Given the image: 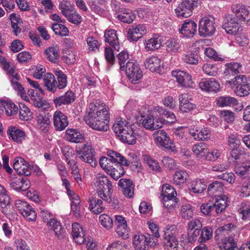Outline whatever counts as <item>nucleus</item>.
Returning a JSON list of instances; mask_svg holds the SVG:
<instances>
[{
  "instance_id": "52",
  "label": "nucleus",
  "mask_w": 250,
  "mask_h": 250,
  "mask_svg": "<svg viewBox=\"0 0 250 250\" xmlns=\"http://www.w3.org/2000/svg\"><path fill=\"white\" fill-rule=\"evenodd\" d=\"M17 80H18L13 78L10 80L13 88L17 92L18 94L23 100L25 101H29V99L26 94L24 88L18 82H17Z\"/></svg>"
},
{
  "instance_id": "23",
  "label": "nucleus",
  "mask_w": 250,
  "mask_h": 250,
  "mask_svg": "<svg viewBox=\"0 0 250 250\" xmlns=\"http://www.w3.org/2000/svg\"><path fill=\"white\" fill-rule=\"evenodd\" d=\"M9 138L17 143H21L25 139V132L19 127L16 126H10L7 130Z\"/></svg>"
},
{
  "instance_id": "8",
  "label": "nucleus",
  "mask_w": 250,
  "mask_h": 250,
  "mask_svg": "<svg viewBox=\"0 0 250 250\" xmlns=\"http://www.w3.org/2000/svg\"><path fill=\"white\" fill-rule=\"evenodd\" d=\"M155 143L158 146H163L172 152L177 151L176 146L164 130H160L153 134Z\"/></svg>"
},
{
  "instance_id": "35",
  "label": "nucleus",
  "mask_w": 250,
  "mask_h": 250,
  "mask_svg": "<svg viewBox=\"0 0 250 250\" xmlns=\"http://www.w3.org/2000/svg\"><path fill=\"white\" fill-rule=\"evenodd\" d=\"M45 58L52 62H56L59 58V46L57 44H53L47 47L44 51Z\"/></svg>"
},
{
  "instance_id": "1",
  "label": "nucleus",
  "mask_w": 250,
  "mask_h": 250,
  "mask_svg": "<svg viewBox=\"0 0 250 250\" xmlns=\"http://www.w3.org/2000/svg\"><path fill=\"white\" fill-rule=\"evenodd\" d=\"M86 123L93 129L106 131L109 129V116L104 104L90 103Z\"/></svg>"
},
{
  "instance_id": "53",
  "label": "nucleus",
  "mask_w": 250,
  "mask_h": 250,
  "mask_svg": "<svg viewBox=\"0 0 250 250\" xmlns=\"http://www.w3.org/2000/svg\"><path fill=\"white\" fill-rule=\"evenodd\" d=\"M221 250H229L232 248H237V244L233 238L229 237L223 239L219 244Z\"/></svg>"
},
{
  "instance_id": "3",
  "label": "nucleus",
  "mask_w": 250,
  "mask_h": 250,
  "mask_svg": "<svg viewBox=\"0 0 250 250\" xmlns=\"http://www.w3.org/2000/svg\"><path fill=\"white\" fill-rule=\"evenodd\" d=\"M95 185L98 196L104 201L110 202L113 187L108 177L103 173H98Z\"/></svg>"
},
{
  "instance_id": "20",
  "label": "nucleus",
  "mask_w": 250,
  "mask_h": 250,
  "mask_svg": "<svg viewBox=\"0 0 250 250\" xmlns=\"http://www.w3.org/2000/svg\"><path fill=\"white\" fill-rule=\"evenodd\" d=\"M202 227V224L198 219H193L188 223L187 232L190 241L196 239L200 234Z\"/></svg>"
},
{
  "instance_id": "17",
  "label": "nucleus",
  "mask_w": 250,
  "mask_h": 250,
  "mask_svg": "<svg viewBox=\"0 0 250 250\" xmlns=\"http://www.w3.org/2000/svg\"><path fill=\"white\" fill-rule=\"evenodd\" d=\"M231 10L238 20L247 22L250 21V11L246 6L240 4H232Z\"/></svg>"
},
{
  "instance_id": "49",
  "label": "nucleus",
  "mask_w": 250,
  "mask_h": 250,
  "mask_svg": "<svg viewBox=\"0 0 250 250\" xmlns=\"http://www.w3.org/2000/svg\"><path fill=\"white\" fill-rule=\"evenodd\" d=\"M120 163L114 164V166L110 169V171L107 173L113 179L117 180L125 174V170L123 167Z\"/></svg>"
},
{
  "instance_id": "16",
  "label": "nucleus",
  "mask_w": 250,
  "mask_h": 250,
  "mask_svg": "<svg viewBox=\"0 0 250 250\" xmlns=\"http://www.w3.org/2000/svg\"><path fill=\"white\" fill-rule=\"evenodd\" d=\"M201 91L207 92H216L220 87L219 82L215 78H203L198 83Z\"/></svg>"
},
{
  "instance_id": "61",
  "label": "nucleus",
  "mask_w": 250,
  "mask_h": 250,
  "mask_svg": "<svg viewBox=\"0 0 250 250\" xmlns=\"http://www.w3.org/2000/svg\"><path fill=\"white\" fill-rule=\"evenodd\" d=\"M10 204V198L5 188L0 185V205L2 208L7 207Z\"/></svg>"
},
{
  "instance_id": "60",
  "label": "nucleus",
  "mask_w": 250,
  "mask_h": 250,
  "mask_svg": "<svg viewBox=\"0 0 250 250\" xmlns=\"http://www.w3.org/2000/svg\"><path fill=\"white\" fill-rule=\"evenodd\" d=\"M2 68L6 72L7 74L13 79H19V76L16 71L15 66L4 61L1 63Z\"/></svg>"
},
{
  "instance_id": "22",
  "label": "nucleus",
  "mask_w": 250,
  "mask_h": 250,
  "mask_svg": "<svg viewBox=\"0 0 250 250\" xmlns=\"http://www.w3.org/2000/svg\"><path fill=\"white\" fill-rule=\"evenodd\" d=\"M53 125L56 130H64L68 125L67 117L61 111L56 110L53 115Z\"/></svg>"
},
{
  "instance_id": "4",
  "label": "nucleus",
  "mask_w": 250,
  "mask_h": 250,
  "mask_svg": "<svg viewBox=\"0 0 250 250\" xmlns=\"http://www.w3.org/2000/svg\"><path fill=\"white\" fill-rule=\"evenodd\" d=\"M107 155L110 158L102 156L99 160V165L102 169L107 174L114 164L120 163L123 165L128 166L130 164L129 161L126 160L120 153L109 150L107 151Z\"/></svg>"
},
{
  "instance_id": "10",
  "label": "nucleus",
  "mask_w": 250,
  "mask_h": 250,
  "mask_svg": "<svg viewBox=\"0 0 250 250\" xmlns=\"http://www.w3.org/2000/svg\"><path fill=\"white\" fill-rule=\"evenodd\" d=\"M94 150L89 145H84L82 147L76 148V152L79 155L80 159L95 167L97 165V162L94 157Z\"/></svg>"
},
{
  "instance_id": "29",
  "label": "nucleus",
  "mask_w": 250,
  "mask_h": 250,
  "mask_svg": "<svg viewBox=\"0 0 250 250\" xmlns=\"http://www.w3.org/2000/svg\"><path fill=\"white\" fill-rule=\"evenodd\" d=\"M189 178V175L187 170L179 169L173 175V183L175 185L182 188L187 182Z\"/></svg>"
},
{
  "instance_id": "40",
  "label": "nucleus",
  "mask_w": 250,
  "mask_h": 250,
  "mask_svg": "<svg viewBox=\"0 0 250 250\" xmlns=\"http://www.w3.org/2000/svg\"><path fill=\"white\" fill-rule=\"evenodd\" d=\"M192 10L187 5H186L182 1L175 9L176 15L180 18H188L192 14Z\"/></svg>"
},
{
  "instance_id": "45",
  "label": "nucleus",
  "mask_w": 250,
  "mask_h": 250,
  "mask_svg": "<svg viewBox=\"0 0 250 250\" xmlns=\"http://www.w3.org/2000/svg\"><path fill=\"white\" fill-rule=\"evenodd\" d=\"M48 226L53 230L55 235L58 237H62L63 235V229L60 221L55 218H50L48 222Z\"/></svg>"
},
{
  "instance_id": "41",
  "label": "nucleus",
  "mask_w": 250,
  "mask_h": 250,
  "mask_svg": "<svg viewBox=\"0 0 250 250\" xmlns=\"http://www.w3.org/2000/svg\"><path fill=\"white\" fill-rule=\"evenodd\" d=\"M228 198L225 195H217L215 196V203L213 205L214 208L217 213L223 211L227 206Z\"/></svg>"
},
{
  "instance_id": "18",
  "label": "nucleus",
  "mask_w": 250,
  "mask_h": 250,
  "mask_svg": "<svg viewBox=\"0 0 250 250\" xmlns=\"http://www.w3.org/2000/svg\"><path fill=\"white\" fill-rule=\"evenodd\" d=\"M179 109L183 112H189L196 108V104L190 102L191 95L188 93L180 94L178 97Z\"/></svg>"
},
{
  "instance_id": "62",
  "label": "nucleus",
  "mask_w": 250,
  "mask_h": 250,
  "mask_svg": "<svg viewBox=\"0 0 250 250\" xmlns=\"http://www.w3.org/2000/svg\"><path fill=\"white\" fill-rule=\"evenodd\" d=\"M161 196L163 197H176L177 192L172 186L168 184H165L163 185L162 188Z\"/></svg>"
},
{
  "instance_id": "27",
  "label": "nucleus",
  "mask_w": 250,
  "mask_h": 250,
  "mask_svg": "<svg viewBox=\"0 0 250 250\" xmlns=\"http://www.w3.org/2000/svg\"><path fill=\"white\" fill-rule=\"evenodd\" d=\"M75 100V94L71 91H67L65 94L53 100L56 107L71 104Z\"/></svg>"
},
{
  "instance_id": "42",
  "label": "nucleus",
  "mask_w": 250,
  "mask_h": 250,
  "mask_svg": "<svg viewBox=\"0 0 250 250\" xmlns=\"http://www.w3.org/2000/svg\"><path fill=\"white\" fill-rule=\"evenodd\" d=\"M117 18L120 21L127 23H130L135 19V14L129 9H123L117 14Z\"/></svg>"
},
{
  "instance_id": "44",
  "label": "nucleus",
  "mask_w": 250,
  "mask_h": 250,
  "mask_svg": "<svg viewBox=\"0 0 250 250\" xmlns=\"http://www.w3.org/2000/svg\"><path fill=\"white\" fill-rule=\"evenodd\" d=\"M89 208L93 213L99 214L104 211L105 208L103 206V202L101 199H93L89 201Z\"/></svg>"
},
{
  "instance_id": "33",
  "label": "nucleus",
  "mask_w": 250,
  "mask_h": 250,
  "mask_svg": "<svg viewBox=\"0 0 250 250\" xmlns=\"http://www.w3.org/2000/svg\"><path fill=\"white\" fill-rule=\"evenodd\" d=\"M72 235L75 242L82 244L85 240L84 238L85 232L82 226L78 223H74L72 225Z\"/></svg>"
},
{
  "instance_id": "55",
  "label": "nucleus",
  "mask_w": 250,
  "mask_h": 250,
  "mask_svg": "<svg viewBox=\"0 0 250 250\" xmlns=\"http://www.w3.org/2000/svg\"><path fill=\"white\" fill-rule=\"evenodd\" d=\"M143 161L147 166L155 172H160L161 167L158 162L154 160L151 157L148 155H143Z\"/></svg>"
},
{
  "instance_id": "46",
  "label": "nucleus",
  "mask_w": 250,
  "mask_h": 250,
  "mask_svg": "<svg viewBox=\"0 0 250 250\" xmlns=\"http://www.w3.org/2000/svg\"><path fill=\"white\" fill-rule=\"evenodd\" d=\"M43 81L44 86L47 90L53 93L56 91L57 88L56 85V81L53 74L49 73L46 74L44 75Z\"/></svg>"
},
{
  "instance_id": "43",
  "label": "nucleus",
  "mask_w": 250,
  "mask_h": 250,
  "mask_svg": "<svg viewBox=\"0 0 250 250\" xmlns=\"http://www.w3.org/2000/svg\"><path fill=\"white\" fill-rule=\"evenodd\" d=\"M43 94V92L42 93L38 90L33 89H30L28 91V94L33 101V104L38 107H42L43 106L42 101V95Z\"/></svg>"
},
{
  "instance_id": "12",
  "label": "nucleus",
  "mask_w": 250,
  "mask_h": 250,
  "mask_svg": "<svg viewBox=\"0 0 250 250\" xmlns=\"http://www.w3.org/2000/svg\"><path fill=\"white\" fill-rule=\"evenodd\" d=\"M15 206L20 213L28 221H35L37 218L35 210L26 201L17 200L15 202Z\"/></svg>"
},
{
  "instance_id": "38",
  "label": "nucleus",
  "mask_w": 250,
  "mask_h": 250,
  "mask_svg": "<svg viewBox=\"0 0 250 250\" xmlns=\"http://www.w3.org/2000/svg\"><path fill=\"white\" fill-rule=\"evenodd\" d=\"M238 100L230 96H221L216 99V104L219 107L232 106L238 105Z\"/></svg>"
},
{
  "instance_id": "48",
  "label": "nucleus",
  "mask_w": 250,
  "mask_h": 250,
  "mask_svg": "<svg viewBox=\"0 0 250 250\" xmlns=\"http://www.w3.org/2000/svg\"><path fill=\"white\" fill-rule=\"evenodd\" d=\"M62 14L66 18L74 9V5L67 0H62L59 5Z\"/></svg>"
},
{
  "instance_id": "36",
  "label": "nucleus",
  "mask_w": 250,
  "mask_h": 250,
  "mask_svg": "<svg viewBox=\"0 0 250 250\" xmlns=\"http://www.w3.org/2000/svg\"><path fill=\"white\" fill-rule=\"evenodd\" d=\"M65 139L72 143H80L84 140V137L83 134L81 133L78 130L68 128L65 131Z\"/></svg>"
},
{
  "instance_id": "57",
  "label": "nucleus",
  "mask_w": 250,
  "mask_h": 250,
  "mask_svg": "<svg viewBox=\"0 0 250 250\" xmlns=\"http://www.w3.org/2000/svg\"><path fill=\"white\" fill-rule=\"evenodd\" d=\"M1 105L4 107L5 113L8 116L14 115L18 112V107L11 102L3 101L1 102Z\"/></svg>"
},
{
  "instance_id": "51",
  "label": "nucleus",
  "mask_w": 250,
  "mask_h": 250,
  "mask_svg": "<svg viewBox=\"0 0 250 250\" xmlns=\"http://www.w3.org/2000/svg\"><path fill=\"white\" fill-rule=\"evenodd\" d=\"M235 170L238 175L241 176L249 175L250 174V161L237 164L235 167Z\"/></svg>"
},
{
  "instance_id": "9",
  "label": "nucleus",
  "mask_w": 250,
  "mask_h": 250,
  "mask_svg": "<svg viewBox=\"0 0 250 250\" xmlns=\"http://www.w3.org/2000/svg\"><path fill=\"white\" fill-rule=\"evenodd\" d=\"M171 74L172 77L176 79L179 87L191 88L193 86L192 76L188 72L177 69L172 70Z\"/></svg>"
},
{
  "instance_id": "5",
  "label": "nucleus",
  "mask_w": 250,
  "mask_h": 250,
  "mask_svg": "<svg viewBox=\"0 0 250 250\" xmlns=\"http://www.w3.org/2000/svg\"><path fill=\"white\" fill-rule=\"evenodd\" d=\"M226 85L229 88L234 89V93L239 97L246 96L250 93L247 78L243 75H238L231 80L227 81Z\"/></svg>"
},
{
  "instance_id": "64",
  "label": "nucleus",
  "mask_w": 250,
  "mask_h": 250,
  "mask_svg": "<svg viewBox=\"0 0 250 250\" xmlns=\"http://www.w3.org/2000/svg\"><path fill=\"white\" fill-rule=\"evenodd\" d=\"M106 250H129V249L125 242L116 241L110 244Z\"/></svg>"
},
{
  "instance_id": "31",
  "label": "nucleus",
  "mask_w": 250,
  "mask_h": 250,
  "mask_svg": "<svg viewBox=\"0 0 250 250\" xmlns=\"http://www.w3.org/2000/svg\"><path fill=\"white\" fill-rule=\"evenodd\" d=\"M10 186L16 191H26L30 188L31 184L26 178H16L10 183Z\"/></svg>"
},
{
  "instance_id": "7",
  "label": "nucleus",
  "mask_w": 250,
  "mask_h": 250,
  "mask_svg": "<svg viewBox=\"0 0 250 250\" xmlns=\"http://www.w3.org/2000/svg\"><path fill=\"white\" fill-rule=\"evenodd\" d=\"M199 34L203 37H210L216 31L215 19L213 17H204L199 21Z\"/></svg>"
},
{
  "instance_id": "32",
  "label": "nucleus",
  "mask_w": 250,
  "mask_h": 250,
  "mask_svg": "<svg viewBox=\"0 0 250 250\" xmlns=\"http://www.w3.org/2000/svg\"><path fill=\"white\" fill-rule=\"evenodd\" d=\"M165 45L167 52L171 55H175L179 52L181 48L180 41L175 38L167 40L165 42Z\"/></svg>"
},
{
  "instance_id": "56",
  "label": "nucleus",
  "mask_w": 250,
  "mask_h": 250,
  "mask_svg": "<svg viewBox=\"0 0 250 250\" xmlns=\"http://www.w3.org/2000/svg\"><path fill=\"white\" fill-rule=\"evenodd\" d=\"M67 164L69 166V167L71 170V173L74 177L75 181L78 184L80 185H82V178L81 175L80 174L79 169L78 166L76 164L74 161H69L67 162Z\"/></svg>"
},
{
  "instance_id": "58",
  "label": "nucleus",
  "mask_w": 250,
  "mask_h": 250,
  "mask_svg": "<svg viewBox=\"0 0 250 250\" xmlns=\"http://www.w3.org/2000/svg\"><path fill=\"white\" fill-rule=\"evenodd\" d=\"M38 126L43 131H47L49 129L50 121L48 117L39 115L37 118Z\"/></svg>"
},
{
  "instance_id": "11",
  "label": "nucleus",
  "mask_w": 250,
  "mask_h": 250,
  "mask_svg": "<svg viewBox=\"0 0 250 250\" xmlns=\"http://www.w3.org/2000/svg\"><path fill=\"white\" fill-rule=\"evenodd\" d=\"M126 75L132 83H137L142 77V71L139 65L134 61H128L125 69Z\"/></svg>"
},
{
  "instance_id": "37",
  "label": "nucleus",
  "mask_w": 250,
  "mask_h": 250,
  "mask_svg": "<svg viewBox=\"0 0 250 250\" xmlns=\"http://www.w3.org/2000/svg\"><path fill=\"white\" fill-rule=\"evenodd\" d=\"M118 185L122 188L124 195L128 198H131L134 195V185L129 179H121Z\"/></svg>"
},
{
  "instance_id": "25",
  "label": "nucleus",
  "mask_w": 250,
  "mask_h": 250,
  "mask_svg": "<svg viewBox=\"0 0 250 250\" xmlns=\"http://www.w3.org/2000/svg\"><path fill=\"white\" fill-rule=\"evenodd\" d=\"M189 191L196 194L202 193L207 188V185L204 179L196 178L191 180L188 185Z\"/></svg>"
},
{
  "instance_id": "6",
  "label": "nucleus",
  "mask_w": 250,
  "mask_h": 250,
  "mask_svg": "<svg viewBox=\"0 0 250 250\" xmlns=\"http://www.w3.org/2000/svg\"><path fill=\"white\" fill-rule=\"evenodd\" d=\"M177 226L174 225L167 226L164 230V246L165 250H178L179 242L176 237Z\"/></svg>"
},
{
  "instance_id": "15",
  "label": "nucleus",
  "mask_w": 250,
  "mask_h": 250,
  "mask_svg": "<svg viewBox=\"0 0 250 250\" xmlns=\"http://www.w3.org/2000/svg\"><path fill=\"white\" fill-rule=\"evenodd\" d=\"M115 224L117 234L124 239H127L129 236L130 229L127 226L126 220L122 215H115Z\"/></svg>"
},
{
  "instance_id": "14",
  "label": "nucleus",
  "mask_w": 250,
  "mask_h": 250,
  "mask_svg": "<svg viewBox=\"0 0 250 250\" xmlns=\"http://www.w3.org/2000/svg\"><path fill=\"white\" fill-rule=\"evenodd\" d=\"M148 26L139 24L131 26L127 31V39L130 42H137L148 32Z\"/></svg>"
},
{
  "instance_id": "24",
  "label": "nucleus",
  "mask_w": 250,
  "mask_h": 250,
  "mask_svg": "<svg viewBox=\"0 0 250 250\" xmlns=\"http://www.w3.org/2000/svg\"><path fill=\"white\" fill-rule=\"evenodd\" d=\"M197 24L192 21L186 20L181 28L180 32L187 38L193 37L196 32Z\"/></svg>"
},
{
  "instance_id": "2",
  "label": "nucleus",
  "mask_w": 250,
  "mask_h": 250,
  "mask_svg": "<svg viewBox=\"0 0 250 250\" xmlns=\"http://www.w3.org/2000/svg\"><path fill=\"white\" fill-rule=\"evenodd\" d=\"M119 140L129 145H134L136 142L137 134L135 132L133 125L122 118L117 119L112 127Z\"/></svg>"
},
{
  "instance_id": "39",
  "label": "nucleus",
  "mask_w": 250,
  "mask_h": 250,
  "mask_svg": "<svg viewBox=\"0 0 250 250\" xmlns=\"http://www.w3.org/2000/svg\"><path fill=\"white\" fill-rule=\"evenodd\" d=\"M208 150L207 145L203 143H198L192 147L193 152L198 159L205 160Z\"/></svg>"
},
{
  "instance_id": "30",
  "label": "nucleus",
  "mask_w": 250,
  "mask_h": 250,
  "mask_svg": "<svg viewBox=\"0 0 250 250\" xmlns=\"http://www.w3.org/2000/svg\"><path fill=\"white\" fill-rule=\"evenodd\" d=\"M143 43L146 51H154L158 50L162 43L157 35H154L152 37L145 40Z\"/></svg>"
},
{
  "instance_id": "34",
  "label": "nucleus",
  "mask_w": 250,
  "mask_h": 250,
  "mask_svg": "<svg viewBox=\"0 0 250 250\" xmlns=\"http://www.w3.org/2000/svg\"><path fill=\"white\" fill-rule=\"evenodd\" d=\"M223 28L229 34H236L241 29V26L234 18L227 20L223 24Z\"/></svg>"
},
{
  "instance_id": "54",
  "label": "nucleus",
  "mask_w": 250,
  "mask_h": 250,
  "mask_svg": "<svg viewBox=\"0 0 250 250\" xmlns=\"http://www.w3.org/2000/svg\"><path fill=\"white\" fill-rule=\"evenodd\" d=\"M194 215L193 207L189 204H185L182 206L180 215L184 219H189L192 218Z\"/></svg>"
},
{
  "instance_id": "50",
  "label": "nucleus",
  "mask_w": 250,
  "mask_h": 250,
  "mask_svg": "<svg viewBox=\"0 0 250 250\" xmlns=\"http://www.w3.org/2000/svg\"><path fill=\"white\" fill-rule=\"evenodd\" d=\"M19 117L23 121H28L32 118V113L30 109L22 103L19 104Z\"/></svg>"
},
{
  "instance_id": "47",
  "label": "nucleus",
  "mask_w": 250,
  "mask_h": 250,
  "mask_svg": "<svg viewBox=\"0 0 250 250\" xmlns=\"http://www.w3.org/2000/svg\"><path fill=\"white\" fill-rule=\"evenodd\" d=\"M69 197L71 201V207L72 212L76 217H80L81 215L80 197L77 194H73V196Z\"/></svg>"
},
{
  "instance_id": "63",
  "label": "nucleus",
  "mask_w": 250,
  "mask_h": 250,
  "mask_svg": "<svg viewBox=\"0 0 250 250\" xmlns=\"http://www.w3.org/2000/svg\"><path fill=\"white\" fill-rule=\"evenodd\" d=\"M213 231L209 227H204L201 232V235L198 241L200 243L205 242L209 240L212 236Z\"/></svg>"
},
{
  "instance_id": "19",
  "label": "nucleus",
  "mask_w": 250,
  "mask_h": 250,
  "mask_svg": "<svg viewBox=\"0 0 250 250\" xmlns=\"http://www.w3.org/2000/svg\"><path fill=\"white\" fill-rule=\"evenodd\" d=\"M146 68L152 72L160 73L163 69V64L161 60L155 56H151L147 58L144 62Z\"/></svg>"
},
{
  "instance_id": "59",
  "label": "nucleus",
  "mask_w": 250,
  "mask_h": 250,
  "mask_svg": "<svg viewBox=\"0 0 250 250\" xmlns=\"http://www.w3.org/2000/svg\"><path fill=\"white\" fill-rule=\"evenodd\" d=\"M99 221L101 225L106 229L108 230L113 227L112 219L106 214H102L100 215Z\"/></svg>"
},
{
  "instance_id": "13",
  "label": "nucleus",
  "mask_w": 250,
  "mask_h": 250,
  "mask_svg": "<svg viewBox=\"0 0 250 250\" xmlns=\"http://www.w3.org/2000/svg\"><path fill=\"white\" fill-rule=\"evenodd\" d=\"M152 114H149L144 118L142 122L143 126L146 129L154 130L161 128L167 121L163 117L155 118Z\"/></svg>"
},
{
  "instance_id": "28",
  "label": "nucleus",
  "mask_w": 250,
  "mask_h": 250,
  "mask_svg": "<svg viewBox=\"0 0 250 250\" xmlns=\"http://www.w3.org/2000/svg\"><path fill=\"white\" fill-rule=\"evenodd\" d=\"M150 239V237L147 238L142 233L135 234L133 239L135 250H146V245L149 243Z\"/></svg>"
},
{
  "instance_id": "26",
  "label": "nucleus",
  "mask_w": 250,
  "mask_h": 250,
  "mask_svg": "<svg viewBox=\"0 0 250 250\" xmlns=\"http://www.w3.org/2000/svg\"><path fill=\"white\" fill-rule=\"evenodd\" d=\"M104 37L105 42L108 43L115 50L119 51L120 44L115 30L107 29L104 32Z\"/></svg>"
},
{
  "instance_id": "21",
  "label": "nucleus",
  "mask_w": 250,
  "mask_h": 250,
  "mask_svg": "<svg viewBox=\"0 0 250 250\" xmlns=\"http://www.w3.org/2000/svg\"><path fill=\"white\" fill-rule=\"evenodd\" d=\"M13 168L19 174L29 176L31 174V168L28 163L21 157L14 159Z\"/></svg>"
}]
</instances>
